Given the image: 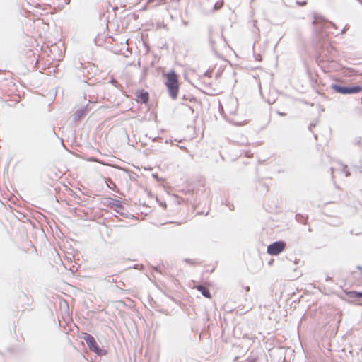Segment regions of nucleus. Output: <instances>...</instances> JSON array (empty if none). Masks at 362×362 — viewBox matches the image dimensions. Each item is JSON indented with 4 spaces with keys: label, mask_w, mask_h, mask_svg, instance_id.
<instances>
[{
    "label": "nucleus",
    "mask_w": 362,
    "mask_h": 362,
    "mask_svg": "<svg viewBox=\"0 0 362 362\" xmlns=\"http://www.w3.org/2000/svg\"><path fill=\"white\" fill-rule=\"evenodd\" d=\"M313 25L315 33V49L316 52L315 61L318 64L325 61H329L334 57L335 49L331 45L327 34L324 32V24L317 13H314Z\"/></svg>",
    "instance_id": "obj_1"
},
{
    "label": "nucleus",
    "mask_w": 362,
    "mask_h": 362,
    "mask_svg": "<svg viewBox=\"0 0 362 362\" xmlns=\"http://www.w3.org/2000/svg\"><path fill=\"white\" fill-rule=\"evenodd\" d=\"M165 84L168 88L169 95L173 100L177 98L180 85L178 81V76L174 69H171L166 76Z\"/></svg>",
    "instance_id": "obj_2"
},
{
    "label": "nucleus",
    "mask_w": 362,
    "mask_h": 362,
    "mask_svg": "<svg viewBox=\"0 0 362 362\" xmlns=\"http://www.w3.org/2000/svg\"><path fill=\"white\" fill-rule=\"evenodd\" d=\"M82 339L86 341L90 351L94 352L98 356H104L107 354V351L99 346L95 339L89 333H83Z\"/></svg>",
    "instance_id": "obj_3"
},
{
    "label": "nucleus",
    "mask_w": 362,
    "mask_h": 362,
    "mask_svg": "<svg viewBox=\"0 0 362 362\" xmlns=\"http://www.w3.org/2000/svg\"><path fill=\"white\" fill-rule=\"evenodd\" d=\"M286 246V243L284 240H276L269 244L267 248V252L270 255H278Z\"/></svg>",
    "instance_id": "obj_4"
},
{
    "label": "nucleus",
    "mask_w": 362,
    "mask_h": 362,
    "mask_svg": "<svg viewBox=\"0 0 362 362\" xmlns=\"http://www.w3.org/2000/svg\"><path fill=\"white\" fill-rule=\"evenodd\" d=\"M91 107L89 104H87L85 107L78 109L74 114V121H79L84 117L88 112H90Z\"/></svg>",
    "instance_id": "obj_5"
},
{
    "label": "nucleus",
    "mask_w": 362,
    "mask_h": 362,
    "mask_svg": "<svg viewBox=\"0 0 362 362\" xmlns=\"http://www.w3.org/2000/svg\"><path fill=\"white\" fill-rule=\"evenodd\" d=\"M136 97L138 101L143 104H147L149 100V93L143 89L137 91Z\"/></svg>",
    "instance_id": "obj_6"
},
{
    "label": "nucleus",
    "mask_w": 362,
    "mask_h": 362,
    "mask_svg": "<svg viewBox=\"0 0 362 362\" xmlns=\"http://www.w3.org/2000/svg\"><path fill=\"white\" fill-rule=\"evenodd\" d=\"M362 91L361 85L346 86V91L344 95H352L358 93Z\"/></svg>",
    "instance_id": "obj_7"
},
{
    "label": "nucleus",
    "mask_w": 362,
    "mask_h": 362,
    "mask_svg": "<svg viewBox=\"0 0 362 362\" xmlns=\"http://www.w3.org/2000/svg\"><path fill=\"white\" fill-rule=\"evenodd\" d=\"M107 206L111 209H114L115 207L116 209H115V210L117 213H119V209H121L124 208L123 204L120 200L112 198H110V201L108 202Z\"/></svg>",
    "instance_id": "obj_8"
},
{
    "label": "nucleus",
    "mask_w": 362,
    "mask_h": 362,
    "mask_svg": "<svg viewBox=\"0 0 362 362\" xmlns=\"http://www.w3.org/2000/svg\"><path fill=\"white\" fill-rule=\"evenodd\" d=\"M320 16V15H318ZM321 18H322V21L323 22V25L325 28H323V31L326 33L327 34V37L328 38V29L329 27H332L334 29H337V26L335 23L331 22V21H327L326 19H325L322 16H320Z\"/></svg>",
    "instance_id": "obj_9"
},
{
    "label": "nucleus",
    "mask_w": 362,
    "mask_h": 362,
    "mask_svg": "<svg viewBox=\"0 0 362 362\" xmlns=\"http://www.w3.org/2000/svg\"><path fill=\"white\" fill-rule=\"evenodd\" d=\"M330 87L334 92L337 93L342 95L345 94L346 86L342 83H332Z\"/></svg>",
    "instance_id": "obj_10"
},
{
    "label": "nucleus",
    "mask_w": 362,
    "mask_h": 362,
    "mask_svg": "<svg viewBox=\"0 0 362 362\" xmlns=\"http://www.w3.org/2000/svg\"><path fill=\"white\" fill-rule=\"evenodd\" d=\"M194 288L198 291H199L202 294L203 296H204V297H206L207 298H211V295L210 291L206 287L203 286L202 284H198V285L195 286Z\"/></svg>",
    "instance_id": "obj_11"
},
{
    "label": "nucleus",
    "mask_w": 362,
    "mask_h": 362,
    "mask_svg": "<svg viewBox=\"0 0 362 362\" xmlns=\"http://www.w3.org/2000/svg\"><path fill=\"white\" fill-rule=\"evenodd\" d=\"M295 219L298 223L305 225L308 223V216L298 213L296 214Z\"/></svg>",
    "instance_id": "obj_12"
},
{
    "label": "nucleus",
    "mask_w": 362,
    "mask_h": 362,
    "mask_svg": "<svg viewBox=\"0 0 362 362\" xmlns=\"http://www.w3.org/2000/svg\"><path fill=\"white\" fill-rule=\"evenodd\" d=\"M348 297L351 298L360 299L362 298V292L356 291H350L346 293Z\"/></svg>",
    "instance_id": "obj_13"
},
{
    "label": "nucleus",
    "mask_w": 362,
    "mask_h": 362,
    "mask_svg": "<svg viewBox=\"0 0 362 362\" xmlns=\"http://www.w3.org/2000/svg\"><path fill=\"white\" fill-rule=\"evenodd\" d=\"M69 2V0H54L52 4L57 6L59 8H63Z\"/></svg>",
    "instance_id": "obj_14"
},
{
    "label": "nucleus",
    "mask_w": 362,
    "mask_h": 362,
    "mask_svg": "<svg viewBox=\"0 0 362 362\" xmlns=\"http://www.w3.org/2000/svg\"><path fill=\"white\" fill-rule=\"evenodd\" d=\"M351 276L356 282H362V272H351Z\"/></svg>",
    "instance_id": "obj_15"
},
{
    "label": "nucleus",
    "mask_w": 362,
    "mask_h": 362,
    "mask_svg": "<svg viewBox=\"0 0 362 362\" xmlns=\"http://www.w3.org/2000/svg\"><path fill=\"white\" fill-rule=\"evenodd\" d=\"M257 360L258 356L252 351L244 362H257Z\"/></svg>",
    "instance_id": "obj_16"
},
{
    "label": "nucleus",
    "mask_w": 362,
    "mask_h": 362,
    "mask_svg": "<svg viewBox=\"0 0 362 362\" xmlns=\"http://www.w3.org/2000/svg\"><path fill=\"white\" fill-rule=\"evenodd\" d=\"M95 42L97 45H101L102 40H101V34H98L96 37L95 38Z\"/></svg>",
    "instance_id": "obj_17"
},
{
    "label": "nucleus",
    "mask_w": 362,
    "mask_h": 362,
    "mask_svg": "<svg viewBox=\"0 0 362 362\" xmlns=\"http://www.w3.org/2000/svg\"><path fill=\"white\" fill-rule=\"evenodd\" d=\"M209 42L211 45V47H213L214 41L213 40L212 37H211L212 36V29L211 28L209 29Z\"/></svg>",
    "instance_id": "obj_18"
},
{
    "label": "nucleus",
    "mask_w": 362,
    "mask_h": 362,
    "mask_svg": "<svg viewBox=\"0 0 362 362\" xmlns=\"http://www.w3.org/2000/svg\"><path fill=\"white\" fill-rule=\"evenodd\" d=\"M353 144L354 145H361V137L358 136V137L355 138L353 141Z\"/></svg>",
    "instance_id": "obj_19"
},
{
    "label": "nucleus",
    "mask_w": 362,
    "mask_h": 362,
    "mask_svg": "<svg viewBox=\"0 0 362 362\" xmlns=\"http://www.w3.org/2000/svg\"><path fill=\"white\" fill-rule=\"evenodd\" d=\"M110 83L111 84H112V85H113L114 86H115V87H118V86H119V82H118L116 79H115V78H112L110 79Z\"/></svg>",
    "instance_id": "obj_20"
},
{
    "label": "nucleus",
    "mask_w": 362,
    "mask_h": 362,
    "mask_svg": "<svg viewBox=\"0 0 362 362\" xmlns=\"http://www.w3.org/2000/svg\"><path fill=\"white\" fill-rule=\"evenodd\" d=\"M259 187H262L266 192L269 190V187L265 182H259Z\"/></svg>",
    "instance_id": "obj_21"
},
{
    "label": "nucleus",
    "mask_w": 362,
    "mask_h": 362,
    "mask_svg": "<svg viewBox=\"0 0 362 362\" xmlns=\"http://www.w3.org/2000/svg\"><path fill=\"white\" fill-rule=\"evenodd\" d=\"M223 3L216 2L214 6V10H218L222 6Z\"/></svg>",
    "instance_id": "obj_22"
},
{
    "label": "nucleus",
    "mask_w": 362,
    "mask_h": 362,
    "mask_svg": "<svg viewBox=\"0 0 362 362\" xmlns=\"http://www.w3.org/2000/svg\"><path fill=\"white\" fill-rule=\"evenodd\" d=\"M182 99L183 100H189L191 102L192 101H195L196 100V98L194 97H191L190 98L187 97L186 95H184L183 97H182Z\"/></svg>",
    "instance_id": "obj_23"
},
{
    "label": "nucleus",
    "mask_w": 362,
    "mask_h": 362,
    "mask_svg": "<svg viewBox=\"0 0 362 362\" xmlns=\"http://www.w3.org/2000/svg\"><path fill=\"white\" fill-rule=\"evenodd\" d=\"M349 26L348 25H346L344 26V28L341 30V35L344 34L346 32V30L349 29Z\"/></svg>",
    "instance_id": "obj_24"
},
{
    "label": "nucleus",
    "mask_w": 362,
    "mask_h": 362,
    "mask_svg": "<svg viewBox=\"0 0 362 362\" xmlns=\"http://www.w3.org/2000/svg\"><path fill=\"white\" fill-rule=\"evenodd\" d=\"M315 126H316V123H311V124L309 125V127H308V129H309L310 132H312V129H313V127H315Z\"/></svg>",
    "instance_id": "obj_25"
},
{
    "label": "nucleus",
    "mask_w": 362,
    "mask_h": 362,
    "mask_svg": "<svg viewBox=\"0 0 362 362\" xmlns=\"http://www.w3.org/2000/svg\"><path fill=\"white\" fill-rule=\"evenodd\" d=\"M148 5L147 4H146L141 9L140 11H146L148 9Z\"/></svg>",
    "instance_id": "obj_26"
},
{
    "label": "nucleus",
    "mask_w": 362,
    "mask_h": 362,
    "mask_svg": "<svg viewBox=\"0 0 362 362\" xmlns=\"http://www.w3.org/2000/svg\"><path fill=\"white\" fill-rule=\"evenodd\" d=\"M80 66L81 68L83 69L82 70V72H83V75L84 76V73H85V70L87 69L86 67L83 66V64L82 63H80Z\"/></svg>",
    "instance_id": "obj_27"
},
{
    "label": "nucleus",
    "mask_w": 362,
    "mask_h": 362,
    "mask_svg": "<svg viewBox=\"0 0 362 362\" xmlns=\"http://www.w3.org/2000/svg\"><path fill=\"white\" fill-rule=\"evenodd\" d=\"M204 76H207V77H211V73L209 71H206V72L204 74Z\"/></svg>",
    "instance_id": "obj_28"
},
{
    "label": "nucleus",
    "mask_w": 362,
    "mask_h": 362,
    "mask_svg": "<svg viewBox=\"0 0 362 362\" xmlns=\"http://www.w3.org/2000/svg\"><path fill=\"white\" fill-rule=\"evenodd\" d=\"M185 261L187 262V263H189V264H193V260L191 259H185Z\"/></svg>",
    "instance_id": "obj_29"
},
{
    "label": "nucleus",
    "mask_w": 362,
    "mask_h": 362,
    "mask_svg": "<svg viewBox=\"0 0 362 362\" xmlns=\"http://www.w3.org/2000/svg\"><path fill=\"white\" fill-rule=\"evenodd\" d=\"M158 139H161V138L160 136H156V137L152 139V141H156Z\"/></svg>",
    "instance_id": "obj_30"
},
{
    "label": "nucleus",
    "mask_w": 362,
    "mask_h": 362,
    "mask_svg": "<svg viewBox=\"0 0 362 362\" xmlns=\"http://www.w3.org/2000/svg\"><path fill=\"white\" fill-rule=\"evenodd\" d=\"M356 269H358V272H362V267L360 265H358L356 267Z\"/></svg>",
    "instance_id": "obj_31"
},
{
    "label": "nucleus",
    "mask_w": 362,
    "mask_h": 362,
    "mask_svg": "<svg viewBox=\"0 0 362 362\" xmlns=\"http://www.w3.org/2000/svg\"><path fill=\"white\" fill-rule=\"evenodd\" d=\"M345 176L346 177H349L350 176V172L349 170H346L345 171Z\"/></svg>",
    "instance_id": "obj_32"
},
{
    "label": "nucleus",
    "mask_w": 362,
    "mask_h": 362,
    "mask_svg": "<svg viewBox=\"0 0 362 362\" xmlns=\"http://www.w3.org/2000/svg\"><path fill=\"white\" fill-rule=\"evenodd\" d=\"M300 6H304L306 4V1H302V2H297Z\"/></svg>",
    "instance_id": "obj_33"
},
{
    "label": "nucleus",
    "mask_w": 362,
    "mask_h": 362,
    "mask_svg": "<svg viewBox=\"0 0 362 362\" xmlns=\"http://www.w3.org/2000/svg\"><path fill=\"white\" fill-rule=\"evenodd\" d=\"M277 114H278L279 115H281V116H285V115H286V114H285L284 112H279V111H278V112H277Z\"/></svg>",
    "instance_id": "obj_34"
},
{
    "label": "nucleus",
    "mask_w": 362,
    "mask_h": 362,
    "mask_svg": "<svg viewBox=\"0 0 362 362\" xmlns=\"http://www.w3.org/2000/svg\"><path fill=\"white\" fill-rule=\"evenodd\" d=\"M155 1H156V0H147L146 4H151V3L154 2Z\"/></svg>",
    "instance_id": "obj_35"
},
{
    "label": "nucleus",
    "mask_w": 362,
    "mask_h": 362,
    "mask_svg": "<svg viewBox=\"0 0 362 362\" xmlns=\"http://www.w3.org/2000/svg\"><path fill=\"white\" fill-rule=\"evenodd\" d=\"M245 291L247 292H248L250 291V286H247L245 288Z\"/></svg>",
    "instance_id": "obj_36"
},
{
    "label": "nucleus",
    "mask_w": 362,
    "mask_h": 362,
    "mask_svg": "<svg viewBox=\"0 0 362 362\" xmlns=\"http://www.w3.org/2000/svg\"><path fill=\"white\" fill-rule=\"evenodd\" d=\"M164 0H158V3L156 5H159L160 3H162Z\"/></svg>",
    "instance_id": "obj_37"
},
{
    "label": "nucleus",
    "mask_w": 362,
    "mask_h": 362,
    "mask_svg": "<svg viewBox=\"0 0 362 362\" xmlns=\"http://www.w3.org/2000/svg\"><path fill=\"white\" fill-rule=\"evenodd\" d=\"M329 280H331V278H330V277H329V276H327V277L326 278V281H329Z\"/></svg>",
    "instance_id": "obj_38"
},
{
    "label": "nucleus",
    "mask_w": 362,
    "mask_h": 362,
    "mask_svg": "<svg viewBox=\"0 0 362 362\" xmlns=\"http://www.w3.org/2000/svg\"><path fill=\"white\" fill-rule=\"evenodd\" d=\"M259 58H260V55H259V54L256 57V59H257V60H259Z\"/></svg>",
    "instance_id": "obj_39"
},
{
    "label": "nucleus",
    "mask_w": 362,
    "mask_h": 362,
    "mask_svg": "<svg viewBox=\"0 0 362 362\" xmlns=\"http://www.w3.org/2000/svg\"><path fill=\"white\" fill-rule=\"evenodd\" d=\"M314 137H315V139L316 140L317 139V134H315V135H314Z\"/></svg>",
    "instance_id": "obj_40"
},
{
    "label": "nucleus",
    "mask_w": 362,
    "mask_h": 362,
    "mask_svg": "<svg viewBox=\"0 0 362 362\" xmlns=\"http://www.w3.org/2000/svg\"><path fill=\"white\" fill-rule=\"evenodd\" d=\"M162 206H163V207H166V204H165V203H163V204H162Z\"/></svg>",
    "instance_id": "obj_41"
},
{
    "label": "nucleus",
    "mask_w": 362,
    "mask_h": 362,
    "mask_svg": "<svg viewBox=\"0 0 362 362\" xmlns=\"http://www.w3.org/2000/svg\"><path fill=\"white\" fill-rule=\"evenodd\" d=\"M53 133H54L55 135H57V134H56V133H55L54 127H53Z\"/></svg>",
    "instance_id": "obj_42"
},
{
    "label": "nucleus",
    "mask_w": 362,
    "mask_h": 362,
    "mask_svg": "<svg viewBox=\"0 0 362 362\" xmlns=\"http://www.w3.org/2000/svg\"><path fill=\"white\" fill-rule=\"evenodd\" d=\"M188 108H189L192 112L194 111L193 109L190 106H188Z\"/></svg>",
    "instance_id": "obj_43"
},
{
    "label": "nucleus",
    "mask_w": 362,
    "mask_h": 362,
    "mask_svg": "<svg viewBox=\"0 0 362 362\" xmlns=\"http://www.w3.org/2000/svg\"><path fill=\"white\" fill-rule=\"evenodd\" d=\"M272 262H273V260H271V261H269V264H272Z\"/></svg>",
    "instance_id": "obj_44"
},
{
    "label": "nucleus",
    "mask_w": 362,
    "mask_h": 362,
    "mask_svg": "<svg viewBox=\"0 0 362 362\" xmlns=\"http://www.w3.org/2000/svg\"><path fill=\"white\" fill-rule=\"evenodd\" d=\"M238 356H237V357H235V359H234V361H237V359H238Z\"/></svg>",
    "instance_id": "obj_45"
},
{
    "label": "nucleus",
    "mask_w": 362,
    "mask_h": 362,
    "mask_svg": "<svg viewBox=\"0 0 362 362\" xmlns=\"http://www.w3.org/2000/svg\"><path fill=\"white\" fill-rule=\"evenodd\" d=\"M134 18L136 19L137 18V16L135 14H134Z\"/></svg>",
    "instance_id": "obj_46"
},
{
    "label": "nucleus",
    "mask_w": 362,
    "mask_h": 362,
    "mask_svg": "<svg viewBox=\"0 0 362 362\" xmlns=\"http://www.w3.org/2000/svg\"><path fill=\"white\" fill-rule=\"evenodd\" d=\"M1 71V70L0 69V72Z\"/></svg>",
    "instance_id": "obj_47"
}]
</instances>
